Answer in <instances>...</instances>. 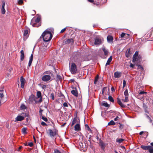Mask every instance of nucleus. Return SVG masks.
<instances>
[{"label": "nucleus", "mask_w": 153, "mask_h": 153, "mask_svg": "<svg viewBox=\"0 0 153 153\" xmlns=\"http://www.w3.org/2000/svg\"><path fill=\"white\" fill-rule=\"evenodd\" d=\"M117 102L122 108H125V107L126 105L122 103L120 99L118 98L117 99Z\"/></svg>", "instance_id": "14"}, {"label": "nucleus", "mask_w": 153, "mask_h": 153, "mask_svg": "<svg viewBox=\"0 0 153 153\" xmlns=\"http://www.w3.org/2000/svg\"><path fill=\"white\" fill-rule=\"evenodd\" d=\"M40 20V18L39 17H37L35 19H33L31 20L30 23L31 24L33 27H38V26L36 25L37 24L36 23H33V22H35L36 23L39 22Z\"/></svg>", "instance_id": "3"}, {"label": "nucleus", "mask_w": 153, "mask_h": 153, "mask_svg": "<svg viewBox=\"0 0 153 153\" xmlns=\"http://www.w3.org/2000/svg\"><path fill=\"white\" fill-rule=\"evenodd\" d=\"M124 140L123 139L120 138V139H116V142H118L119 143H121Z\"/></svg>", "instance_id": "27"}, {"label": "nucleus", "mask_w": 153, "mask_h": 153, "mask_svg": "<svg viewBox=\"0 0 153 153\" xmlns=\"http://www.w3.org/2000/svg\"><path fill=\"white\" fill-rule=\"evenodd\" d=\"M33 54H32L31 55V56L30 57V59L29 60V63H28V67H30V66L31 65L32 63V62L33 61Z\"/></svg>", "instance_id": "17"}, {"label": "nucleus", "mask_w": 153, "mask_h": 153, "mask_svg": "<svg viewBox=\"0 0 153 153\" xmlns=\"http://www.w3.org/2000/svg\"><path fill=\"white\" fill-rule=\"evenodd\" d=\"M85 126L86 128H88V129L89 130L90 129L88 125H85Z\"/></svg>", "instance_id": "54"}, {"label": "nucleus", "mask_w": 153, "mask_h": 153, "mask_svg": "<svg viewBox=\"0 0 153 153\" xmlns=\"http://www.w3.org/2000/svg\"><path fill=\"white\" fill-rule=\"evenodd\" d=\"M66 30V28H64L63 29H62L60 31V33H63V32H64Z\"/></svg>", "instance_id": "51"}, {"label": "nucleus", "mask_w": 153, "mask_h": 153, "mask_svg": "<svg viewBox=\"0 0 153 153\" xmlns=\"http://www.w3.org/2000/svg\"><path fill=\"white\" fill-rule=\"evenodd\" d=\"M126 35H127L128 36L129 35V34H126L125 33H123L120 35V36L121 38H123Z\"/></svg>", "instance_id": "37"}, {"label": "nucleus", "mask_w": 153, "mask_h": 153, "mask_svg": "<svg viewBox=\"0 0 153 153\" xmlns=\"http://www.w3.org/2000/svg\"><path fill=\"white\" fill-rule=\"evenodd\" d=\"M63 105L64 107H68V105L67 102H64L63 104Z\"/></svg>", "instance_id": "46"}, {"label": "nucleus", "mask_w": 153, "mask_h": 153, "mask_svg": "<svg viewBox=\"0 0 153 153\" xmlns=\"http://www.w3.org/2000/svg\"><path fill=\"white\" fill-rule=\"evenodd\" d=\"M119 119H120L119 117L117 116L116 118L114 119V121H116Z\"/></svg>", "instance_id": "49"}, {"label": "nucleus", "mask_w": 153, "mask_h": 153, "mask_svg": "<svg viewBox=\"0 0 153 153\" xmlns=\"http://www.w3.org/2000/svg\"><path fill=\"white\" fill-rule=\"evenodd\" d=\"M27 128H23L22 129V133L24 134H26L27 132Z\"/></svg>", "instance_id": "26"}, {"label": "nucleus", "mask_w": 153, "mask_h": 153, "mask_svg": "<svg viewBox=\"0 0 153 153\" xmlns=\"http://www.w3.org/2000/svg\"><path fill=\"white\" fill-rule=\"evenodd\" d=\"M54 153H61L58 150H55L54 151Z\"/></svg>", "instance_id": "48"}, {"label": "nucleus", "mask_w": 153, "mask_h": 153, "mask_svg": "<svg viewBox=\"0 0 153 153\" xmlns=\"http://www.w3.org/2000/svg\"><path fill=\"white\" fill-rule=\"evenodd\" d=\"M122 101L124 102H127L128 101V96H125L124 100L122 99Z\"/></svg>", "instance_id": "30"}, {"label": "nucleus", "mask_w": 153, "mask_h": 153, "mask_svg": "<svg viewBox=\"0 0 153 153\" xmlns=\"http://www.w3.org/2000/svg\"><path fill=\"white\" fill-rule=\"evenodd\" d=\"M126 85V82L125 80H123V88Z\"/></svg>", "instance_id": "41"}, {"label": "nucleus", "mask_w": 153, "mask_h": 153, "mask_svg": "<svg viewBox=\"0 0 153 153\" xmlns=\"http://www.w3.org/2000/svg\"><path fill=\"white\" fill-rule=\"evenodd\" d=\"M101 105L104 106L105 107H109V105L106 102H102L101 104Z\"/></svg>", "instance_id": "24"}, {"label": "nucleus", "mask_w": 153, "mask_h": 153, "mask_svg": "<svg viewBox=\"0 0 153 153\" xmlns=\"http://www.w3.org/2000/svg\"><path fill=\"white\" fill-rule=\"evenodd\" d=\"M33 145V143L32 142L29 143H28V145L30 147H32Z\"/></svg>", "instance_id": "42"}, {"label": "nucleus", "mask_w": 153, "mask_h": 153, "mask_svg": "<svg viewBox=\"0 0 153 153\" xmlns=\"http://www.w3.org/2000/svg\"><path fill=\"white\" fill-rule=\"evenodd\" d=\"M141 147L142 149H143L144 150H148V149H149L151 147V146H144L142 145L141 146Z\"/></svg>", "instance_id": "21"}, {"label": "nucleus", "mask_w": 153, "mask_h": 153, "mask_svg": "<svg viewBox=\"0 0 153 153\" xmlns=\"http://www.w3.org/2000/svg\"><path fill=\"white\" fill-rule=\"evenodd\" d=\"M112 58L111 56H110L109 58L108 59L107 62L105 66H107L108 65H109L110 64V62L112 60Z\"/></svg>", "instance_id": "20"}, {"label": "nucleus", "mask_w": 153, "mask_h": 153, "mask_svg": "<svg viewBox=\"0 0 153 153\" xmlns=\"http://www.w3.org/2000/svg\"><path fill=\"white\" fill-rule=\"evenodd\" d=\"M79 123L80 120L78 118L75 117L74 118L73 120L72 123L71 125L72 126H73L76 123V124H77L78 123Z\"/></svg>", "instance_id": "11"}, {"label": "nucleus", "mask_w": 153, "mask_h": 153, "mask_svg": "<svg viewBox=\"0 0 153 153\" xmlns=\"http://www.w3.org/2000/svg\"><path fill=\"white\" fill-rule=\"evenodd\" d=\"M23 3V1L22 0H19V1H18V3L19 4H22Z\"/></svg>", "instance_id": "43"}, {"label": "nucleus", "mask_w": 153, "mask_h": 153, "mask_svg": "<svg viewBox=\"0 0 153 153\" xmlns=\"http://www.w3.org/2000/svg\"><path fill=\"white\" fill-rule=\"evenodd\" d=\"M21 108L22 109H25L26 108V107L24 104H22L21 106Z\"/></svg>", "instance_id": "38"}, {"label": "nucleus", "mask_w": 153, "mask_h": 153, "mask_svg": "<svg viewBox=\"0 0 153 153\" xmlns=\"http://www.w3.org/2000/svg\"><path fill=\"white\" fill-rule=\"evenodd\" d=\"M51 76L49 75H45L42 78V80L44 81L47 82L50 79Z\"/></svg>", "instance_id": "9"}, {"label": "nucleus", "mask_w": 153, "mask_h": 153, "mask_svg": "<svg viewBox=\"0 0 153 153\" xmlns=\"http://www.w3.org/2000/svg\"><path fill=\"white\" fill-rule=\"evenodd\" d=\"M99 78V76L98 75H97L95 77V80L94 81V83L96 84Z\"/></svg>", "instance_id": "31"}, {"label": "nucleus", "mask_w": 153, "mask_h": 153, "mask_svg": "<svg viewBox=\"0 0 153 153\" xmlns=\"http://www.w3.org/2000/svg\"><path fill=\"white\" fill-rule=\"evenodd\" d=\"M3 91H4V90L2 89L0 90V98H1L3 97V96H4V95L3 94Z\"/></svg>", "instance_id": "28"}, {"label": "nucleus", "mask_w": 153, "mask_h": 153, "mask_svg": "<svg viewBox=\"0 0 153 153\" xmlns=\"http://www.w3.org/2000/svg\"><path fill=\"white\" fill-rule=\"evenodd\" d=\"M146 92H144V91H141L139 93V94H146Z\"/></svg>", "instance_id": "50"}, {"label": "nucleus", "mask_w": 153, "mask_h": 153, "mask_svg": "<svg viewBox=\"0 0 153 153\" xmlns=\"http://www.w3.org/2000/svg\"><path fill=\"white\" fill-rule=\"evenodd\" d=\"M71 93L72 94L74 95L75 96L77 97L78 96V93L77 91L74 90H72L71 91Z\"/></svg>", "instance_id": "22"}, {"label": "nucleus", "mask_w": 153, "mask_h": 153, "mask_svg": "<svg viewBox=\"0 0 153 153\" xmlns=\"http://www.w3.org/2000/svg\"><path fill=\"white\" fill-rule=\"evenodd\" d=\"M124 95L125 96H128V94L127 89L126 90L124 91Z\"/></svg>", "instance_id": "33"}, {"label": "nucleus", "mask_w": 153, "mask_h": 153, "mask_svg": "<svg viewBox=\"0 0 153 153\" xmlns=\"http://www.w3.org/2000/svg\"><path fill=\"white\" fill-rule=\"evenodd\" d=\"M108 99L109 100V101H110L111 102H114V100L111 96H109L108 97Z\"/></svg>", "instance_id": "34"}, {"label": "nucleus", "mask_w": 153, "mask_h": 153, "mask_svg": "<svg viewBox=\"0 0 153 153\" xmlns=\"http://www.w3.org/2000/svg\"><path fill=\"white\" fill-rule=\"evenodd\" d=\"M80 127L79 123H78L74 126V130L76 131H79L80 130Z\"/></svg>", "instance_id": "15"}, {"label": "nucleus", "mask_w": 153, "mask_h": 153, "mask_svg": "<svg viewBox=\"0 0 153 153\" xmlns=\"http://www.w3.org/2000/svg\"><path fill=\"white\" fill-rule=\"evenodd\" d=\"M111 90L112 91H115V90H114V88L113 87H112L111 88Z\"/></svg>", "instance_id": "55"}, {"label": "nucleus", "mask_w": 153, "mask_h": 153, "mask_svg": "<svg viewBox=\"0 0 153 153\" xmlns=\"http://www.w3.org/2000/svg\"><path fill=\"white\" fill-rule=\"evenodd\" d=\"M114 75L115 78H119L121 76L122 73L120 72L116 71L114 73Z\"/></svg>", "instance_id": "13"}, {"label": "nucleus", "mask_w": 153, "mask_h": 153, "mask_svg": "<svg viewBox=\"0 0 153 153\" xmlns=\"http://www.w3.org/2000/svg\"><path fill=\"white\" fill-rule=\"evenodd\" d=\"M50 98L53 100H54V95L52 93L51 94Z\"/></svg>", "instance_id": "39"}, {"label": "nucleus", "mask_w": 153, "mask_h": 153, "mask_svg": "<svg viewBox=\"0 0 153 153\" xmlns=\"http://www.w3.org/2000/svg\"><path fill=\"white\" fill-rule=\"evenodd\" d=\"M36 95L38 98L42 97L41 92L40 91H38L37 92Z\"/></svg>", "instance_id": "25"}, {"label": "nucleus", "mask_w": 153, "mask_h": 153, "mask_svg": "<svg viewBox=\"0 0 153 153\" xmlns=\"http://www.w3.org/2000/svg\"><path fill=\"white\" fill-rule=\"evenodd\" d=\"M130 66L132 68H133L134 66V65L132 63H131L130 65Z\"/></svg>", "instance_id": "53"}, {"label": "nucleus", "mask_w": 153, "mask_h": 153, "mask_svg": "<svg viewBox=\"0 0 153 153\" xmlns=\"http://www.w3.org/2000/svg\"><path fill=\"white\" fill-rule=\"evenodd\" d=\"M90 2H93V0H88Z\"/></svg>", "instance_id": "59"}, {"label": "nucleus", "mask_w": 153, "mask_h": 153, "mask_svg": "<svg viewBox=\"0 0 153 153\" xmlns=\"http://www.w3.org/2000/svg\"><path fill=\"white\" fill-rule=\"evenodd\" d=\"M151 145L152 146H153V142L151 143Z\"/></svg>", "instance_id": "62"}, {"label": "nucleus", "mask_w": 153, "mask_h": 153, "mask_svg": "<svg viewBox=\"0 0 153 153\" xmlns=\"http://www.w3.org/2000/svg\"><path fill=\"white\" fill-rule=\"evenodd\" d=\"M115 124V123L113 121H111L108 124V125H114Z\"/></svg>", "instance_id": "29"}, {"label": "nucleus", "mask_w": 153, "mask_h": 153, "mask_svg": "<svg viewBox=\"0 0 153 153\" xmlns=\"http://www.w3.org/2000/svg\"><path fill=\"white\" fill-rule=\"evenodd\" d=\"M102 49L104 52L105 55V56L107 55L108 53V51L106 49L104 48H103Z\"/></svg>", "instance_id": "23"}, {"label": "nucleus", "mask_w": 153, "mask_h": 153, "mask_svg": "<svg viewBox=\"0 0 153 153\" xmlns=\"http://www.w3.org/2000/svg\"><path fill=\"white\" fill-rule=\"evenodd\" d=\"M114 152L115 153H118V152L116 150Z\"/></svg>", "instance_id": "63"}, {"label": "nucleus", "mask_w": 153, "mask_h": 153, "mask_svg": "<svg viewBox=\"0 0 153 153\" xmlns=\"http://www.w3.org/2000/svg\"><path fill=\"white\" fill-rule=\"evenodd\" d=\"M25 113H23L21 114V115L22 116H18L16 118V121H19L23 120L24 118V116L25 115Z\"/></svg>", "instance_id": "6"}, {"label": "nucleus", "mask_w": 153, "mask_h": 153, "mask_svg": "<svg viewBox=\"0 0 153 153\" xmlns=\"http://www.w3.org/2000/svg\"><path fill=\"white\" fill-rule=\"evenodd\" d=\"M40 99L39 101H35V103L36 104L37 103H40L42 101V97H40Z\"/></svg>", "instance_id": "35"}, {"label": "nucleus", "mask_w": 153, "mask_h": 153, "mask_svg": "<svg viewBox=\"0 0 153 153\" xmlns=\"http://www.w3.org/2000/svg\"><path fill=\"white\" fill-rule=\"evenodd\" d=\"M113 38L112 36H108L107 37V41L108 42L111 43L112 42Z\"/></svg>", "instance_id": "19"}, {"label": "nucleus", "mask_w": 153, "mask_h": 153, "mask_svg": "<svg viewBox=\"0 0 153 153\" xmlns=\"http://www.w3.org/2000/svg\"><path fill=\"white\" fill-rule=\"evenodd\" d=\"M105 144L103 143H101V148L102 149H104L105 148Z\"/></svg>", "instance_id": "40"}, {"label": "nucleus", "mask_w": 153, "mask_h": 153, "mask_svg": "<svg viewBox=\"0 0 153 153\" xmlns=\"http://www.w3.org/2000/svg\"><path fill=\"white\" fill-rule=\"evenodd\" d=\"M143 132H144L143 131H141L140 132L139 134L140 135H141L142 134H143Z\"/></svg>", "instance_id": "56"}, {"label": "nucleus", "mask_w": 153, "mask_h": 153, "mask_svg": "<svg viewBox=\"0 0 153 153\" xmlns=\"http://www.w3.org/2000/svg\"><path fill=\"white\" fill-rule=\"evenodd\" d=\"M35 99L36 98L35 96L33 95H31L30 96L28 101V102L30 104H36L35 103V101H36V100Z\"/></svg>", "instance_id": "4"}, {"label": "nucleus", "mask_w": 153, "mask_h": 153, "mask_svg": "<svg viewBox=\"0 0 153 153\" xmlns=\"http://www.w3.org/2000/svg\"><path fill=\"white\" fill-rule=\"evenodd\" d=\"M53 30V28L46 30L42 34L41 36L45 42L50 41L52 38L51 32Z\"/></svg>", "instance_id": "1"}, {"label": "nucleus", "mask_w": 153, "mask_h": 153, "mask_svg": "<svg viewBox=\"0 0 153 153\" xmlns=\"http://www.w3.org/2000/svg\"><path fill=\"white\" fill-rule=\"evenodd\" d=\"M71 81L72 82H74V79H71Z\"/></svg>", "instance_id": "60"}, {"label": "nucleus", "mask_w": 153, "mask_h": 153, "mask_svg": "<svg viewBox=\"0 0 153 153\" xmlns=\"http://www.w3.org/2000/svg\"><path fill=\"white\" fill-rule=\"evenodd\" d=\"M49 134L51 137H54L56 134L57 131L56 130H54L53 131L51 129H49Z\"/></svg>", "instance_id": "8"}, {"label": "nucleus", "mask_w": 153, "mask_h": 153, "mask_svg": "<svg viewBox=\"0 0 153 153\" xmlns=\"http://www.w3.org/2000/svg\"><path fill=\"white\" fill-rule=\"evenodd\" d=\"M28 33V30L27 29L25 30L24 31V36H26Z\"/></svg>", "instance_id": "32"}, {"label": "nucleus", "mask_w": 153, "mask_h": 153, "mask_svg": "<svg viewBox=\"0 0 153 153\" xmlns=\"http://www.w3.org/2000/svg\"><path fill=\"white\" fill-rule=\"evenodd\" d=\"M94 44L95 45H99L101 44L102 42V39L98 37H96L94 39Z\"/></svg>", "instance_id": "7"}, {"label": "nucleus", "mask_w": 153, "mask_h": 153, "mask_svg": "<svg viewBox=\"0 0 153 153\" xmlns=\"http://www.w3.org/2000/svg\"><path fill=\"white\" fill-rule=\"evenodd\" d=\"M22 148V146H20L19 147V149L18 150V151H19V150L20 149H21Z\"/></svg>", "instance_id": "57"}, {"label": "nucleus", "mask_w": 153, "mask_h": 153, "mask_svg": "<svg viewBox=\"0 0 153 153\" xmlns=\"http://www.w3.org/2000/svg\"><path fill=\"white\" fill-rule=\"evenodd\" d=\"M46 88V86L45 85H43L42 86V88L43 89H45Z\"/></svg>", "instance_id": "52"}, {"label": "nucleus", "mask_w": 153, "mask_h": 153, "mask_svg": "<svg viewBox=\"0 0 153 153\" xmlns=\"http://www.w3.org/2000/svg\"><path fill=\"white\" fill-rule=\"evenodd\" d=\"M66 43H72L74 42V40L73 39H69L65 41Z\"/></svg>", "instance_id": "18"}, {"label": "nucleus", "mask_w": 153, "mask_h": 153, "mask_svg": "<svg viewBox=\"0 0 153 153\" xmlns=\"http://www.w3.org/2000/svg\"><path fill=\"white\" fill-rule=\"evenodd\" d=\"M21 56L20 59L22 61L24 59L25 54L23 50H22L20 51Z\"/></svg>", "instance_id": "16"}, {"label": "nucleus", "mask_w": 153, "mask_h": 153, "mask_svg": "<svg viewBox=\"0 0 153 153\" xmlns=\"http://www.w3.org/2000/svg\"><path fill=\"white\" fill-rule=\"evenodd\" d=\"M43 111V110L40 109L39 110V113H41Z\"/></svg>", "instance_id": "58"}, {"label": "nucleus", "mask_w": 153, "mask_h": 153, "mask_svg": "<svg viewBox=\"0 0 153 153\" xmlns=\"http://www.w3.org/2000/svg\"><path fill=\"white\" fill-rule=\"evenodd\" d=\"M42 119L45 121L47 122L48 121V119L47 118L42 117Z\"/></svg>", "instance_id": "45"}, {"label": "nucleus", "mask_w": 153, "mask_h": 153, "mask_svg": "<svg viewBox=\"0 0 153 153\" xmlns=\"http://www.w3.org/2000/svg\"><path fill=\"white\" fill-rule=\"evenodd\" d=\"M2 7L1 8V12L3 14H4L5 13V10L4 8V6L5 5V2L4 1H2Z\"/></svg>", "instance_id": "10"}, {"label": "nucleus", "mask_w": 153, "mask_h": 153, "mask_svg": "<svg viewBox=\"0 0 153 153\" xmlns=\"http://www.w3.org/2000/svg\"><path fill=\"white\" fill-rule=\"evenodd\" d=\"M20 82L21 83V87L22 88H23L24 86V85L25 82V80L23 78L22 76L21 77Z\"/></svg>", "instance_id": "12"}, {"label": "nucleus", "mask_w": 153, "mask_h": 153, "mask_svg": "<svg viewBox=\"0 0 153 153\" xmlns=\"http://www.w3.org/2000/svg\"><path fill=\"white\" fill-rule=\"evenodd\" d=\"M65 124H66V123H64V124H63V125L62 126H64V125Z\"/></svg>", "instance_id": "61"}, {"label": "nucleus", "mask_w": 153, "mask_h": 153, "mask_svg": "<svg viewBox=\"0 0 153 153\" xmlns=\"http://www.w3.org/2000/svg\"><path fill=\"white\" fill-rule=\"evenodd\" d=\"M57 79H59L60 80H61L62 79V77L60 75H57Z\"/></svg>", "instance_id": "44"}, {"label": "nucleus", "mask_w": 153, "mask_h": 153, "mask_svg": "<svg viewBox=\"0 0 153 153\" xmlns=\"http://www.w3.org/2000/svg\"><path fill=\"white\" fill-rule=\"evenodd\" d=\"M41 124L42 126H46L47 125L46 123H45L44 122H42L41 123Z\"/></svg>", "instance_id": "47"}, {"label": "nucleus", "mask_w": 153, "mask_h": 153, "mask_svg": "<svg viewBox=\"0 0 153 153\" xmlns=\"http://www.w3.org/2000/svg\"><path fill=\"white\" fill-rule=\"evenodd\" d=\"M149 152L150 153H153V148H152L151 146V147L148 149Z\"/></svg>", "instance_id": "36"}, {"label": "nucleus", "mask_w": 153, "mask_h": 153, "mask_svg": "<svg viewBox=\"0 0 153 153\" xmlns=\"http://www.w3.org/2000/svg\"><path fill=\"white\" fill-rule=\"evenodd\" d=\"M138 55V52L137 51H136L133 56V59L132 60V62H139L140 61V59H138L137 58Z\"/></svg>", "instance_id": "5"}, {"label": "nucleus", "mask_w": 153, "mask_h": 153, "mask_svg": "<svg viewBox=\"0 0 153 153\" xmlns=\"http://www.w3.org/2000/svg\"><path fill=\"white\" fill-rule=\"evenodd\" d=\"M1 105V101L0 100V105Z\"/></svg>", "instance_id": "64"}, {"label": "nucleus", "mask_w": 153, "mask_h": 153, "mask_svg": "<svg viewBox=\"0 0 153 153\" xmlns=\"http://www.w3.org/2000/svg\"><path fill=\"white\" fill-rule=\"evenodd\" d=\"M70 70L72 74H76L77 71L76 65L74 62L69 64Z\"/></svg>", "instance_id": "2"}]
</instances>
